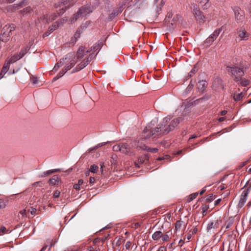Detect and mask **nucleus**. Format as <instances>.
<instances>
[{"mask_svg": "<svg viewBox=\"0 0 251 251\" xmlns=\"http://www.w3.org/2000/svg\"><path fill=\"white\" fill-rule=\"evenodd\" d=\"M182 120V119L180 117H177L172 120L169 118L166 117L158 125V126L155 128V130L158 135H166L173 131Z\"/></svg>", "mask_w": 251, "mask_h": 251, "instance_id": "nucleus-1", "label": "nucleus"}, {"mask_svg": "<svg viewBox=\"0 0 251 251\" xmlns=\"http://www.w3.org/2000/svg\"><path fill=\"white\" fill-rule=\"evenodd\" d=\"M181 16L177 14H174L169 12L165 18V22L167 24L168 30L172 31L176 26L177 23L179 21Z\"/></svg>", "mask_w": 251, "mask_h": 251, "instance_id": "nucleus-2", "label": "nucleus"}, {"mask_svg": "<svg viewBox=\"0 0 251 251\" xmlns=\"http://www.w3.org/2000/svg\"><path fill=\"white\" fill-rule=\"evenodd\" d=\"M93 59L92 54H91L89 55L88 57L86 58L83 61H82L80 64H79L73 71L72 73H74L75 72L79 71L84 67H85L92 59Z\"/></svg>", "mask_w": 251, "mask_h": 251, "instance_id": "nucleus-3", "label": "nucleus"}, {"mask_svg": "<svg viewBox=\"0 0 251 251\" xmlns=\"http://www.w3.org/2000/svg\"><path fill=\"white\" fill-rule=\"evenodd\" d=\"M155 133H157L155 128H152L151 125H148L143 131L142 136L145 139H148L153 135Z\"/></svg>", "mask_w": 251, "mask_h": 251, "instance_id": "nucleus-4", "label": "nucleus"}, {"mask_svg": "<svg viewBox=\"0 0 251 251\" xmlns=\"http://www.w3.org/2000/svg\"><path fill=\"white\" fill-rule=\"evenodd\" d=\"M121 152L125 154L130 156H134L135 153L131 151L129 145L126 143H121Z\"/></svg>", "mask_w": 251, "mask_h": 251, "instance_id": "nucleus-5", "label": "nucleus"}, {"mask_svg": "<svg viewBox=\"0 0 251 251\" xmlns=\"http://www.w3.org/2000/svg\"><path fill=\"white\" fill-rule=\"evenodd\" d=\"M226 70L228 73H230L233 76H236L240 74H244L241 68L235 66H227Z\"/></svg>", "mask_w": 251, "mask_h": 251, "instance_id": "nucleus-6", "label": "nucleus"}, {"mask_svg": "<svg viewBox=\"0 0 251 251\" xmlns=\"http://www.w3.org/2000/svg\"><path fill=\"white\" fill-rule=\"evenodd\" d=\"M15 30V27L12 25H5L1 30V34L3 37H8L12 35L11 33Z\"/></svg>", "mask_w": 251, "mask_h": 251, "instance_id": "nucleus-7", "label": "nucleus"}, {"mask_svg": "<svg viewBox=\"0 0 251 251\" xmlns=\"http://www.w3.org/2000/svg\"><path fill=\"white\" fill-rule=\"evenodd\" d=\"M92 50H86V48L85 47L80 46L78 50H77L76 53V57L78 60H80L81 59L83 58L84 55L87 53H89L91 52Z\"/></svg>", "mask_w": 251, "mask_h": 251, "instance_id": "nucleus-8", "label": "nucleus"}, {"mask_svg": "<svg viewBox=\"0 0 251 251\" xmlns=\"http://www.w3.org/2000/svg\"><path fill=\"white\" fill-rule=\"evenodd\" d=\"M194 14L195 16L196 20L200 23H203L205 21L206 18L203 15L202 12L200 11L198 8H195L194 9Z\"/></svg>", "mask_w": 251, "mask_h": 251, "instance_id": "nucleus-9", "label": "nucleus"}, {"mask_svg": "<svg viewBox=\"0 0 251 251\" xmlns=\"http://www.w3.org/2000/svg\"><path fill=\"white\" fill-rule=\"evenodd\" d=\"M237 32L238 37L241 40H247L248 39L249 34L247 32L245 28L241 27L237 28Z\"/></svg>", "mask_w": 251, "mask_h": 251, "instance_id": "nucleus-10", "label": "nucleus"}, {"mask_svg": "<svg viewBox=\"0 0 251 251\" xmlns=\"http://www.w3.org/2000/svg\"><path fill=\"white\" fill-rule=\"evenodd\" d=\"M249 189H247L245 190L242 193L241 198L240 199L238 206L239 208H242L247 201V197L249 194Z\"/></svg>", "mask_w": 251, "mask_h": 251, "instance_id": "nucleus-11", "label": "nucleus"}, {"mask_svg": "<svg viewBox=\"0 0 251 251\" xmlns=\"http://www.w3.org/2000/svg\"><path fill=\"white\" fill-rule=\"evenodd\" d=\"M222 221L220 220L211 222L208 224L207 227V230L208 231L215 230L219 227Z\"/></svg>", "mask_w": 251, "mask_h": 251, "instance_id": "nucleus-12", "label": "nucleus"}, {"mask_svg": "<svg viewBox=\"0 0 251 251\" xmlns=\"http://www.w3.org/2000/svg\"><path fill=\"white\" fill-rule=\"evenodd\" d=\"M235 19L237 21H242L244 16L240 8L236 7L233 9Z\"/></svg>", "mask_w": 251, "mask_h": 251, "instance_id": "nucleus-13", "label": "nucleus"}, {"mask_svg": "<svg viewBox=\"0 0 251 251\" xmlns=\"http://www.w3.org/2000/svg\"><path fill=\"white\" fill-rule=\"evenodd\" d=\"M59 22H56L53 24L49 27L48 30L44 33L43 37L44 38L45 37L48 36L51 32L55 30L59 26Z\"/></svg>", "mask_w": 251, "mask_h": 251, "instance_id": "nucleus-14", "label": "nucleus"}, {"mask_svg": "<svg viewBox=\"0 0 251 251\" xmlns=\"http://www.w3.org/2000/svg\"><path fill=\"white\" fill-rule=\"evenodd\" d=\"M78 11L79 13H81V15L83 14L86 15L92 12L91 7L89 5H84L82 6L79 9Z\"/></svg>", "mask_w": 251, "mask_h": 251, "instance_id": "nucleus-15", "label": "nucleus"}, {"mask_svg": "<svg viewBox=\"0 0 251 251\" xmlns=\"http://www.w3.org/2000/svg\"><path fill=\"white\" fill-rule=\"evenodd\" d=\"M207 86V82L205 80H200L198 82V88L199 91L203 93Z\"/></svg>", "mask_w": 251, "mask_h": 251, "instance_id": "nucleus-16", "label": "nucleus"}, {"mask_svg": "<svg viewBox=\"0 0 251 251\" xmlns=\"http://www.w3.org/2000/svg\"><path fill=\"white\" fill-rule=\"evenodd\" d=\"M30 47L28 46H26L23 47L20 50V52L18 54L21 58H22L29 50Z\"/></svg>", "mask_w": 251, "mask_h": 251, "instance_id": "nucleus-17", "label": "nucleus"}, {"mask_svg": "<svg viewBox=\"0 0 251 251\" xmlns=\"http://www.w3.org/2000/svg\"><path fill=\"white\" fill-rule=\"evenodd\" d=\"M213 87L215 88V89L218 88H220L222 89H224V86L222 84V81L221 79H217L215 80L213 84Z\"/></svg>", "mask_w": 251, "mask_h": 251, "instance_id": "nucleus-18", "label": "nucleus"}, {"mask_svg": "<svg viewBox=\"0 0 251 251\" xmlns=\"http://www.w3.org/2000/svg\"><path fill=\"white\" fill-rule=\"evenodd\" d=\"M9 69V65L8 63H5L4 66L2 67V70L0 73V79H1L6 73L8 71Z\"/></svg>", "mask_w": 251, "mask_h": 251, "instance_id": "nucleus-19", "label": "nucleus"}, {"mask_svg": "<svg viewBox=\"0 0 251 251\" xmlns=\"http://www.w3.org/2000/svg\"><path fill=\"white\" fill-rule=\"evenodd\" d=\"M149 154H145L143 155L139 156L138 158V162L140 164H143L145 162L146 160L149 161Z\"/></svg>", "mask_w": 251, "mask_h": 251, "instance_id": "nucleus-20", "label": "nucleus"}, {"mask_svg": "<svg viewBox=\"0 0 251 251\" xmlns=\"http://www.w3.org/2000/svg\"><path fill=\"white\" fill-rule=\"evenodd\" d=\"M20 59L21 58H20L19 54L18 53H16L11 57V58L9 59L7 63H8V64L9 65L10 64H12L15 62L16 61L20 60Z\"/></svg>", "mask_w": 251, "mask_h": 251, "instance_id": "nucleus-21", "label": "nucleus"}, {"mask_svg": "<svg viewBox=\"0 0 251 251\" xmlns=\"http://www.w3.org/2000/svg\"><path fill=\"white\" fill-rule=\"evenodd\" d=\"M223 27H221L220 28L215 30L213 33L210 35V36L212 38L213 40H215L218 36L219 35L220 32L222 30Z\"/></svg>", "mask_w": 251, "mask_h": 251, "instance_id": "nucleus-22", "label": "nucleus"}, {"mask_svg": "<svg viewBox=\"0 0 251 251\" xmlns=\"http://www.w3.org/2000/svg\"><path fill=\"white\" fill-rule=\"evenodd\" d=\"M76 61L75 60L72 59L71 60L70 62L67 64L64 67V69L65 70V72H67L68 70H70L72 68H73L74 65L76 64Z\"/></svg>", "mask_w": 251, "mask_h": 251, "instance_id": "nucleus-23", "label": "nucleus"}, {"mask_svg": "<svg viewBox=\"0 0 251 251\" xmlns=\"http://www.w3.org/2000/svg\"><path fill=\"white\" fill-rule=\"evenodd\" d=\"M59 178L57 175H54L50 180L49 182L50 184L55 185L59 182Z\"/></svg>", "mask_w": 251, "mask_h": 251, "instance_id": "nucleus-24", "label": "nucleus"}, {"mask_svg": "<svg viewBox=\"0 0 251 251\" xmlns=\"http://www.w3.org/2000/svg\"><path fill=\"white\" fill-rule=\"evenodd\" d=\"M162 232L160 231L155 232L152 235V238L154 240H157L161 238Z\"/></svg>", "mask_w": 251, "mask_h": 251, "instance_id": "nucleus-25", "label": "nucleus"}, {"mask_svg": "<svg viewBox=\"0 0 251 251\" xmlns=\"http://www.w3.org/2000/svg\"><path fill=\"white\" fill-rule=\"evenodd\" d=\"M81 15V13H79V11L76 14L73 15V16L70 19L69 24H72L76 21L78 18Z\"/></svg>", "mask_w": 251, "mask_h": 251, "instance_id": "nucleus-26", "label": "nucleus"}, {"mask_svg": "<svg viewBox=\"0 0 251 251\" xmlns=\"http://www.w3.org/2000/svg\"><path fill=\"white\" fill-rule=\"evenodd\" d=\"M26 0H23L18 4H15L12 5L13 9L14 10L19 9L20 8L23 7L25 4V2Z\"/></svg>", "mask_w": 251, "mask_h": 251, "instance_id": "nucleus-27", "label": "nucleus"}, {"mask_svg": "<svg viewBox=\"0 0 251 251\" xmlns=\"http://www.w3.org/2000/svg\"><path fill=\"white\" fill-rule=\"evenodd\" d=\"M33 11L32 8L30 6H28L20 11L21 14L24 15L25 14H29Z\"/></svg>", "mask_w": 251, "mask_h": 251, "instance_id": "nucleus-28", "label": "nucleus"}, {"mask_svg": "<svg viewBox=\"0 0 251 251\" xmlns=\"http://www.w3.org/2000/svg\"><path fill=\"white\" fill-rule=\"evenodd\" d=\"M64 58H62V59H61L60 61H59L58 63H57L54 68H53V70L56 71L58 70V69L59 68H60V67L62 66L64 64Z\"/></svg>", "mask_w": 251, "mask_h": 251, "instance_id": "nucleus-29", "label": "nucleus"}, {"mask_svg": "<svg viewBox=\"0 0 251 251\" xmlns=\"http://www.w3.org/2000/svg\"><path fill=\"white\" fill-rule=\"evenodd\" d=\"M59 171V169H53V170H49L48 171L45 172L43 173V175H42V176L45 177L46 176L50 175V174L57 172Z\"/></svg>", "mask_w": 251, "mask_h": 251, "instance_id": "nucleus-30", "label": "nucleus"}, {"mask_svg": "<svg viewBox=\"0 0 251 251\" xmlns=\"http://www.w3.org/2000/svg\"><path fill=\"white\" fill-rule=\"evenodd\" d=\"M244 95L242 93H240L239 94H234L233 95V99L235 101H239L243 98Z\"/></svg>", "mask_w": 251, "mask_h": 251, "instance_id": "nucleus-31", "label": "nucleus"}, {"mask_svg": "<svg viewBox=\"0 0 251 251\" xmlns=\"http://www.w3.org/2000/svg\"><path fill=\"white\" fill-rule=\"evenodd\" d=\"M83 183V180L82 179H79L78 181V183L77 184H75L74 185V189L79 190L80 189V186Z\"/></svg>", "mask_w": 251, "mask_h": 251, "instance_id": "nucleus-32", "label": "nucleus"}, {"mask_svg": "<svg viewBox=\"0 0 251 251\" xmlns=\"http://www.w3.org/2000/svg\"><path fill=\"white\" fill-rule=\"evenodd\" d=\"M239 84L243 86H247L249 85L250 81L249 80H248L247 79L243 78V79H242V80L240 82Z\"/></svg>", "mask_w": 251, "mask_h": 251, "instance_id": "nucleus-33", "label": "nucleus"}, {"mask_svg": "<svg viewBox=\"0 0 251 251\" xmlns=\"http://www.w3.org/2000/svg\"><path fill=\"white\" fill-rule=\"evenodd\" d=\"M198 195V193H193V194H191L189 196V198H188V199L187 200V201L188 202L191 201L194 199H196Z\"/></svg>", "mask_w": 251, "mask_h": 251, "instance_id": "nucleus-34", "label": "nucleus"}, {"mask_svg": "<svg viewBox=\"0 0 251 251\" xmlns=\"http://www.w3.org/2000/svg\"><path fill=\"white\" fill-rule=\"evenodd\" d=\"M102 46L101 44H98V45H96L94 46L93 47H91L90 50H92V51H95L97 50H99L101 48Z\"/></svg>", "mask_w": 251, "mask_h": 251, "instance_id": "nucleus-35", "label": "nucleus"}, {"mask_svg": "<svg viewBox=\"0 0 251 251\" xmlns=\"http://www.w3.org/2000/svg\"><path fill=\"white\" fill-rule=\"evenodd\" d=\"M215 199V196L212 194H210L207 196L206 201L208 202H211Z\"/></svg>", "mask_w": 251, "mask_h": 251, "instance_id": "nucleus-36", "label": "nucleus"}, {"mask_svg": "<svg viewBox=\"0 0 251 251\" xmlns=\"http://www.w3.org/2000/svg\"><path fill=\"white\" fill-rule=\"evenodd\" d=\"M121 143L115 145L113 147V151H119L121 152Z\"/></svg>", "mask_w": 251, "mask_h": 251, "instance_id": "nucleus-37", "label": "nucleus"}, {"mask_svg": "<svg viewBox=\"0 0 251 251\" xmlns=\"http://www.w3.org/2000/svg\"><path fill=\"white\" fill-rule=\"evenodd\" d=\"M182 226L181 222L180 221H177L176 223L175 228L176 230L177 231L180 230Z\"/></svg>", "mask_w": 251, "mask_h": 251, "instance_id": "nucleus-38", "label": "nucleus"}, {"mask_svg": "<svg viewBox=\"0 0 251 251\" xmlns=\"http://www.w3.org/2000/svg\"><path fill=\"white\" fill-rule=\"evenodd\" d=\"M30 80L32 82V84H37L38 81V79L37 77L34 76L33 75H31L30 77Z\"/></svg>", "mask_w": 251, "mask_h": 251, "instance_id": "nucleus-39", "label": "nucleus"}, {"mask_svg": "<svg viewBox=\"0 0 251 251\" xmlns=\"http://www.w3.org/2000/svg\"><path fill=\"white\" fill-rule=\"evenodd\" d=\"M118 15V11H114L109 15L108 19L111 20L112 19H113L115 16H117Z\"/></svg>", "mask_w": 251, "mask_h": 251, "instance_id": "nucleus-40", "label": "nucleus"}, {"mask_svg": "<svg viewBox=\"0 0 251 251\" xmlns=\"http://www.w3.org/2000/svg\"><path fill=\"white\" fill-rule=\"evenodd\" d=\"M98 166L94 164L91 166L89 171H90V172L92 173H95L96 171L98 170Z\"/></svg>", "mask_w": 251, "mask_h": 251, "instance_id": "nucleus-41", "label": "nucleus"}, {"mask_svg": "<svg viewBox=\"0 0 251 251\" xmlns=\"http://www.w3.org/2000/svg\"><path fill=\"white\" fill-rule=\"evenodd\" d=\"M198 70V69L196 67V66H195L193 69L191 70V71L189 73L190 76H192L193 75H194Z\"/></svg>", "mask_w": 251, "mask_h": 251, "instance_id": "nucleus-42", "label": "nucleus"}, {"mask_svg": "<svg viewBox=\"0 0 251 251\" xmlns=\"http://www.w3.org/2000/svg\"><path fill=\"white\" fill-rule=\"evenodd\" d=\"M243 74H239L238 75H237L236 76H235V78H234V80L236 81V82H240L241 80H242V78H241V76L243 75Z\"/></svg>", "mask_w": 251, "mask_h": 251, "instance_id": "nucleus-43", "label": "nucleus"}, {"mask_svg": "<svg viewBox=\"0 0 251 251\" xmlns=\"http://www.w3.org/2000/svg\"><path fill=\"white\" fill-rule=\"evenodd\" d=\"M145 149L147 150L148 151L151 152H157L158 151L157 148H146Z\"/></svg>", "mask_w": 251, "mask_h": 251, "instance_id": "nucleus-44", "label": "nucleus"}, {"mask_svg": "<svg viewBox=\"0 0 251 251\" xmlns=\"http://www.w3.org/2000/svg\"><path fill=\"white\" fill-rule=\"evenodd\" d=\"M209 99V96H207V95H205L202 98H200V99H198L197 100H196L195 102H200V101H201L202 100H207Z\"/></svg>", "mask_w": 251, "mask_h": 251, "instance_id": "nucleus-45", "label": "nucleus"}, {"mask_svg": "<svg viewBox=\"0 0 251 251\" xmlns=\"http://www.w3.org/2000/svg\"><path fill=\"white\" fill-rule=\"evenodd\" d=\"M214 40L209 36L205 41V44H208V45H211L213 42Z\"/></svg>", "mask_w": 251, "mask_h": 251, "instance_id": "nucleus-46", "label": "nucleus"}, {"mask_svg": "<svg viewBox=\"0 0 251 251\" xmlns=\"http://www.w3.org/2000/svg\"><path fill=\"white\" fill-rule=\"evenodd\" d=\"M233 224V222L232 221H229L228 222H226L225 223L226 229H228Z\"/></svg>", "mask_w": 251, "mask_h": 251, "instance_id": "nucleus-47", "label": "nucleus"}, {"mask_svg": "<svg viewBox=\"0 0 251 251\" xmlns=\"http://www.w3.org/2000/svg\"><path fill=\"white\" fill-rule=\"evenodd\" d=\"M81 32L80 31L79 29H77L75 33L74 37H75L76 39L77 40L78 38H79L80 36Z\"/></svg>", "mask_w": 251, "mask_h": 251, "instance_id": "nucleus-48", "label": "nucleus"}, {"mask_svg": "<svg viewBox=\"0 0 251 251\" xmlns=\"http://www.w3.org/2000/svg\"><path fill=\"white\" fill-rule=\"evenodd\" d=\"M28 211L29 212H30L31 214L33 215L36 213L37 210L36 208L31 207L29 208V209L28 210Z\"/></svg>", "mask_w": 251, "mask_h": 251, "instance_id": "nucleus-49", "label": "nucleus"}, {"mask_svg": "<svg viewBox=\"0 0 251 251\" xmlns=\"http://www.w3.org/2000/svg\"><path fill=\"white\" fill-rule=\"evenodd\" d=\"M6 205L5 202L3 200L0 199V209L5 208Z\"/></svg>", "mask_w": 251, "mask_h": 251, "instance_id": "nucleus-50", "label": "nucleus"}, {"mask_svg": "<svg viewBox=\"0 0 251 251\" xmlns=\"http://www.w3.org/2000/svg\"><path fill=\"white\" fill-rule=\"evenodd\" d=\"M161 144L164 147V148H168L170 146L169 143L167 142V141H163L161 142Z\"/></svg>", "mask_w": 251, "mask_h": 251, "instance_id": "nucleus-51", "label": "nucleus"}, {"mask_svg": "<svg viewBox=\"0 0 251 251\" xmlns=\"http://www.w3.org/2000/svg\"><path fill=\"white\" fill-rule=\"evenodd\" d=\"M161 238L163 241H167L169 239V237L167 234H162Z\"/></svg>", "mask_w": 251, "mask_h": 251, "instance_id": "nucleus-52", "label": "nucleus"}, {"mask_svg": "<svg viewBox=\"0 0 251 251\" xmlns=\"http://www.w3.org/2000/svg\"><path fill=\"white\" fill-rule=\"evenodd\" d=\"M60 194V192L58 190H56L53 194V197L55 198H57L59 197Z\"/></svg>", "mask_w": 251, "mask_h": 251, "instance_id": "nucleus-53", "label": "nucleus"}, {"mask_svg": "<svg viewBox=\"0 0 251 251\" xmlns=\"http://www.w3.org/2000/svg\"><path fill=\"white\" fill-rule=\"evenodd\" d=\"M0 231L2 233H6L8 230L6 229V227L4 226H1L0 229Z\"/></svg>", "mask_w": 251, "mask_h": 251, "instance_id": "nucleus-54", "label": "nucleus"}, {"mask_svg": "<svg viewBox=\"0 0 251 251\" xmlns=\"http://www.w3.org/2000/svg\"><path fill=\"white\" fill-rule=\"evenodd\" d=\"M115 240H117L116 242V245L117 246H120L121 245V238H117V237H116L115 238Z\"/></svg>", "mask_w": 251, "mask_h": 251, "instance_id": "nucleus-55", "label": "nucleus"}, {"mask_svg": "<svg viewBox=\"0 0 251 251\" xmlns=\"http://www.w3.org/2000/svg\"><path fill=\"white\" fill-rule=\"evenodd\" d=\"M66 72H65V70L63 69V70L58 73L59 77L62 76Z\"/></svg>", "mask_w": 251, "mask_h": 251, "instance_id": "nucleus-56", "label": "nucleus"}, {"mask_svg": "<svg viewBox=\"0 0 251 251\" xmlns=\"http://www.w3.org/2000/svg\"><path fill=\"white\" fill-rule=\"evenodd\" d=\"M77 39H76L75 37H73L71 39V41H70V43L71 44H74L76 43V42L77 41Z\"/></svg>", "mask_w": 251, "mask_h": 251, "instance_id": "nucleus-57", "label": "nucleus"}, {"mask_svg": "<svg viewBox=\"0 0 251 251\" xmlns=\"http://www.w3.org/2000/svg\"><path fill=\"white\" fill-rule=\"evenodd\" d=\"M137 147H139L142 150H143L144 151H147V150H145V149L146 148H148L147 146H146L145 145L143 144V145H138L137 146Z\"/></svg>", "mask_w": 251, "mask_h": 251, "instance_id": "nucleus-58", "label": "nucleus"}, {"mask_svg": "<svg viewBox=\"0 0 251 251\" xmlns=\"http://www.w3.org/2000/svg\"><path fill=\"white\" fill-rule=\"evenodd\" d=\"M209 208V205L206 204H202V210L207 211L208 209Z\"/></svg>", "mask_w": 251, "mask_h": 251, "instance_id": "nucleus-59", "label": "nucleus"}, {"mask_svg": "<svg viewBox=\"0 0 251 251\" xmlns=\"http://www.w3.org/2000/svg\"><path fill=\"white\" fill-rule=\"evenodd\" d=\"M106 143H101L93 148V149H97L99 147H101L105 144Z\"/></svg>", "mask_w": 251, "mask_h": 251, "instance_id": "nucleus-60", "label": "nucleus"}, {"mask_svg": "<svg viewBox=\"0 0 251 251\" xmlns=\"http://www.w3.org/2000/svg\"><path fill=\"white\" fill-rule=\"evenodd\" d=\"M131 244L130 242H129V241L127 242L125 245L126 248L127 250H129L130 248Z\"/></svg>", "mask_w": 251, "mask_h": 251, "instance_id": "nucleus-61", "label": "nucleus"}, {"mask_svg": "<svg viewBox=\"0 0 251 251\" xmlns=\"http://www.w3.org/2000/svg\"><path fill=\"white\" fill-rule=\"evenodd\" d=\"M20 213L22 215V216L23 217H25L26 216V210L25 209H23L22 210H21L20 212Z\"/></svg>", "mask_w": 251, "mask_h": 251, "instance_id": "nucleus-62", "label": "nucleus"}, {"mask_svg": "<svg viewBox=\"0 0 251 251\" xmlns=\"http://www.w3.org/2000/svg\"><path fill=\"white\" fill-rule=\"evenodd\" d=\"M95 178L93 177H90L89 178V183L91 184H93L95 182Z\"/></svg>", "mask_w": 251, "mask_h": 251, "instance_id": "nucleus-63", "label": "nucleus"}, {"mask_svg": "<svg viewBox=\"0 0 251 251\" xmlns=\"http://www.w3.org/2000/svg\"><path fill=\"white\" fill-rule=\"evenodd\" d=\"M166 249L164 247H160L157 251H166Z\"/></svg>", "mask_w": 251, "mask_h": 251, "instance_id": "nucleus-64", "label": "nucleus"}]
</instances>
